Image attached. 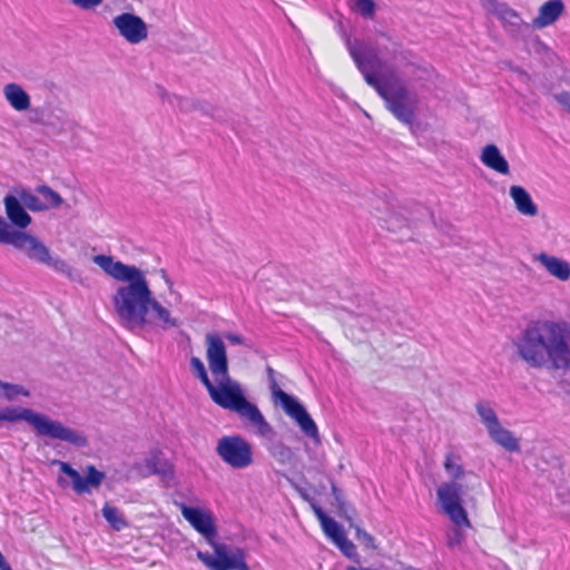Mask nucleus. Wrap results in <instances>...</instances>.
I'll list each match as a JSON object with an SVG mask.
<instances>
[{"label": "nucleus", "mask_w": 570, "mask_h": 570, "mask_svg": "<svg viewBox=\"0 0 570 570\" xmlns=\"http://www.w3.org/2000/svg\"><path fill=\"white\" fill-rule=\"evenodd\" d=\"M355 530V537L358 541H361L366 548L374 549L375 548V540L372 534L366 532L361 527L356 525L354 527Z\"/></svg>", "instance_id": "c85d7f7f"}, {"label": "nucleus", "mask_w": 570, "mask_h": 570, "mask_svg": "<svg viewBox=\"0 0 570 570\" xmlns=\"http://www.w3.org/2000/svg\"><path fill=\"white\" fill-rule=\"evenodd\" d=\"M3 94L10 106L17 111L29 109L30 97L21 86L17 83H8L3 89Z\"/></svg>", "instance_id": "6ab92c4d"}, {"label": "nucleus", "mask_w": 570, "mask_h": 570, "mask_svg": "<svg viewBox=\"0 0 570 570\" xmlns=\"http://www.w3.org/2000/svg\"><path fill=\"white\" fill-rule=\"evenodd\" d=\"M58 483H59L61 487H63V485H65V481H63V479H62V478H59V479H58Z\"/></svg>", "instance_id": "c9c22d12"}, {"label": "nucleus", "mask_w": 570, "mask_h": 570, "mask_svg": "<svg viewBox=\"0 0 570 570\" xmlns=\"http://www.w3.org/2000/svg\"><path fill=\"white\" fill-rule=\"evenodd\" d=\"M190 367H191L195 376L202 382V384L205 386V389H207L208 386H210L213 384V382L210 381V379L207 374L206 367L199 357L193 356L190 358Z\"/></svg>", "instance_id": "a878e982"}, {"label": "nucleus", "mask_w": 570, "mask_h": 570, "mask_svg": "<svg viewBox=\"0 0 570 570\" xmlns=\"http://www.w3.org/2000/svg\"><path fill=\"white\" fill-rule=\"evenodd\" d=\"M227 340H229L232 343H235V344H239L242 343V338L240 336L236 335V334H228L227 336Z\"/></svg>", "instance_id": "f704fd0d"}, {"label": "nucleus", "mask_w": 570, "mask_h": 570, "mask_svg": "<svg viewBox=\"0 0 570 570\" xmlns=\"http://www.w3.org/2000/svg\"><path fill=\"white\" fill-rule=\"evenodd\" d=\"M20 200L29 210L31 212H42L46 210V206L41 203V199L31 193L30 190H22L20 193Z\"/></svg>", "instance_id": "393cba45"}, {"label": "nucleus", "mask_w": 570, "mask_h": 570, "mask_svg": "<svg viewBox=\"0 0 570 570\" xmlns=\"http://www.w3.org/2000/svg\"><path fill=\"white\" fill-rule=\"evenodd\" d=\"M517 356L530 368H570V324L550 320L530 322L513 343Z\"/></svg>", "instance_id": "7ed1b4c3"}, {"label": "nucleus", "mask_w": 570, "mask_h": 570, "mask_svg": "<svg viewBox=\"0 0 570 570\" xmlns=\"http://www.w3.org/2000/svg\"><path fill=\"white\" fill-rule=\"evenodd\" d=\"M94 262L114 279L128 282L127 285L120 286L112 297L115 311L125 327L134 331L148 324L149 309H153L165 325H178L177 320L170 317L169 311L153 298L141 269L114 261L109 255H96Z\"/></svg>", "instance_id": "f257e3e1"}, {"label": "nucleus", "mask_w": 570, "mask_h": 570, "mask_svg": "<svg viewBox=\"0 0 570 570\" xmlns=\"http://www.w3.org/2000/svg\"><path fill=\"white\" fill-rule=\"evenodd\" d=\"M456 528L454 529L453 531V535L449 537L448 539V544L450 547H455V546H459L462 543V541L464 540V534L461 532L460 528L461 525H456L455 523H453ZM462 527H464V524H462ZM465 528H468L465 525Z\"/></svg>", "instance_id": "7c9ffc66"}, {"label": "nucleus", "mask_w": 570, "mask_h": 570, "mask_svg": "<svg viewBox=\"0 0 570 570\" xmlns=\"http://www.w3.org/2000/svg\"><path fill=\"white\" fill-rule=\"evenodd\" d=\"M534 261L539 262L550 275L559 281L566 282L570 278V264L567 261L546 253L535 255Z\"/></svg>", "instance_id": "dca6fc26"}, {"label": "nucleus", "mask_w": 570, "mask_h": 570, "mask_svg": "<svg viewBox=\"0 0 570 570\" xmlns=\"http://www.w3.org/2000/svg\"><path fill=\"white\" fill-rule=\"evenodd\" d=\"M314 513L317 520L321 523L322 530L326 537H328L333 542H335L340 537H342L345 532L341 528V525L331 517H328L322 508L314 507Z\"/></svg>", "instance_id": "412c9836"}, {"label": "nucleus", "mask_w": 570, "mask_h": 570, "mask_svg": "<svg viewBox=\"0 0 570 570\" xmlns=\"http://www.w3.org/2000/svg\"><path fill=\"white\" fill-rule=\"evenodd\" d=\"M3 204L6 207V214L12 226L17 227L16 230H21L27 228L31 224V216L23 208V205L20 200L12 196L8 195L3 199Z\"/></svg>", "instance_id": "2eb2a0df"}, {"label": "nucleus", "mask_w": 570, "mask_h": 570, "mask_svg": "<svg viewBox=\"0 0 570 570\" xmlns=\"http://www.w3.org/2000/svg\"><path fill=\"white\" fill-rule=\"evenodd\" d=\"M510 196L520 214L530 217L538 214V206L533 203L530 194L522 186L512 185L510 187Z\"/></svg>", "instance_id": "a211bd4d"}, {"label": "nucleus", "mask_w": 570, "mask_h": 570, "mask_svg": "<svg viewBox=\"0 0 570 570\" xmlns=\"http://www.w3.org/2000/svg\"><path fill=\"white\" fill-rule=\"evenodd\" d=\"M271 382V390L275 401H278L284 412L292 417L301 431L312 440L320 442L318 428L306 409L292 395L284 392L277 384L275 373L272 367H267Z\"/></svg>", "instance_id": "6e6552de"}, {"label": "nucleus", "mask_w": 570, "mask_h": 570, "mask_svg": "<svg viewBox=\"0 0 570 570\" xmlns=\"http://www.w3.org/2000/svg\"><path fill=\"white\" fill-rule=\"evenodd\" d=\"M332 494L336 501L337 507L343 509L345 504L343 492L334 483L332 484Z\"/></svg>", "instance_id": "72a5a7b5"}, {"label": "nucleus", "mask_w": 570, "mask_h": 570, "mask_svg": "<svg viewBox=\"0 0 570 570\" xmlns=\"http://www.w3.org/2000/svg\"><path fill=\"white\" fill-rule=\"evenodd\" d=\"M71 2L80 9H94L99 6L102 0H71Z\"/></svg>", "instance_id": "2f4dec72"}, {"label": "nucleus", "mask_w": 570, "mask_h": 570, "mask_svg": "<svg viewBox=\"0 0 570 570\" xmlns=\"http://www.w3.org/2000/svg\"><path fill=\"white\" fill-rule=\"evenodd\" d=\"M444 470L450 475L451 481L442 483L436 490L438 502L442 511L456 525H471L468 513L463 507V485L458 482L466 475L461 464V456L454 453H448L443 463ZM468 475H476L470 471Z\"/></svg>", "instance_id": "39448f33"}, {"label": "nucleus", "mask_w": 570, "mask_h": 570, "mask_svg": "<svg viewBox=\"0 0 570 570\" xmlns=\"http://www.w3.org/2000/svg\"><path fill=\"white\" fill-rule=\"evenodd\" d=\"M36 191L41 196V203L46 209L57 208L62 204L60 195L47 185L38 186Z\"/></svg>", "instance_id": "5701e85b"}, {"label": "nucleus", "mask_w": 570, "mask_h": 570, "mask_svg": "<svg viewBox=\"0 0 570 570\" xmlns=\"http://www.w3.org/2000/svg\"><path fill=\"white\" fill-rule=\"evenodd\" d=\"M197 558L210 570H249L243 549L227 553L225 544H215V557L207 552H197Z\"/></svg>", "instance_id": "9d476101"}, {"label": "nucleus", "mask_w": 570, "mask_h": 570, "mask_svg": "<svg viewBox=\"0 0 570 570\" xmlns=\"http://www.w3.org/2000/svg\"><path fill=\"white\" fill-rule=\"evenodd\" d=\"M334 543L336 544V547L341 550V552L345 557L358 562V554L356 552V547L351 540H348L346 538L345 533L342 537H340Z\"/></svg>", "instance_id": "bb28decb"}, {"label": "nucleus", "mask_w": 570, "mask_h": 570, "mask_svg": "<svg viewBox=\"0 0 570 570\" xmlns=\"http://www.w3.org/2000/svg\"><path fill=\"white\" fill-rule=\"evenodd\" d=\"M179 510L184 519L215 548V544H217L215 542L217 529L213 512L207 509L193 508L185 503L179 505Z\"/></svg>", "instance_id": "f8f14e48"}, {"label": "nucleus", "mask_w": 570, "mask_h": 570, "mask_svg": "<svg viewBox=\"0 0 570 570\" xmlns=\"http://www.w3.org/2000/svg\"><path fill=\"white\" fill-rule=\"evenodd\" d=\"M114 24L129 43H139L148 37L146 22L134 13L124 12L115 17Z\"/></svg>", "instance_id": "ddd939ff"}, {"label": "nucleus", "mask_w": 570, "mask_h": 570, "mask_svg": "<svg viewBox=\"0 0 570 570\" xmlns=\"http://www.w3.org/2000/svg\"><path fill=\"white\" fill-rule=\"evenodd\" d=\"M57 463L60 471L71 479L72 490L78 495L90 494L92 490H98L106 479V474L92 464L87 465L86 475H81L69 463L63 461Z\"/></svg>", "instance_id": "9b49d317"}, {"label": "nucleus", "mask_w": 570, "mask_h": 570, "mask_svg": "<svg viewBox=\"0 0 570 570\" xmlns=\"http://www.w3.org/2000/svg\"><path fill=\"white\" fill-rule=\"evenodd\" d=\"M564 12L562 0H549L542 3L538 10V16L532 20L535 29H543L553 24Z\"/></svg>", "instance_id": "4468645a"}, {"label": "nucleus", "mask_w": 570, "mask_h": 570, "mask_svg": "<svg viewBox=\"0 0 570 570\" xmlns=\"http://www.w3.org/2000/svg\"><path fill=\"white\" fill-rule=\"evenodd\" d=\"M354 8L365 18H372L375 11V3L373 0H354Z\"/></svg>", "instance_id": "cd10ccee"}, {"label": "nucleus", "mask_w": 570, "mask_h": 570, "mask_svg": "<svg viewBox=\"0 0 570 570\" xmlns=\"http://www.w3.org/2000/svg\"><path fill=\"white\" fill-rule=\"evenodd\" d=\"M480 160L484 166L501 175L510 174L508 160L501 155L499 148L493 144H489L482 149Z\"/></svg>", "instance_id": "f3484780"}, {"label": "nucleus", "mask_w": 570, "mask_h": 570, "mask_svg": "<svg viewBox=\"0 0 570 570\" xmlns=\"http://www.w3.org/2000/svg\"><path fill=\"white\" fill-rule=\"evenodd\" d=\"M0 244L23 250L30 259L49 266L58 267L65 264L60 259H52L49 248L41 240L27 232L14 230L2 216H0Z\"/></svg>", "instance_id": "0eeeda50"}, {"label": "nucleus", "mask_w": 570, "mask_h": 570, "mask_svg": "<svg viewBox=\"0 0 570 570\" xmlns=\"http://www.w3.org/2000/svg\"><path fill=\"white\" fill-rule=\"evenodd\" d=\"M488 433L495 443L504 448L507 451H520L519 440L513 435L511 431L504 429L500 422L497 424V426L490 428Z\"/></svg>", "instance_id": "aec40b11"}, {"label": "nucleus", "mask_w": 570, "mask_h": 570, "mask_svg": "<svg viewBox=\"0 0 570 570\" xmlns=\"http://www.w3.org/2000/svg\"><path fill=\"white\" fill-rule=\"evenodd\" d=\"M205 342L208 366L217 382L206 389L212 401L222 409L246 419L261 435L271 434L273 432L271 424L258 407L246 399L239 383L229 376L227 351L223 338L213 332L206 335Z\"/></svg>", "instance_id": "20e7f679"}, {"label": "nucleus", "mask_w": 570, "mask_h": 570, "mask_svg": "<svg viewBox=\"0 0 570 570\" xmlns=\"http://www.w3.org/2000/svg\"><path fill=\"white\" fill-rule=\"evenodd\" d=\"M556 100L570 112V92L562 91L556 96Z\"/></svg>", "instance_id": "473e14b6"}, {"label": "nucleus", "mask_w": 570, "mask_h": 570, "mask_svg": "<svg viewBox=\"0 0 570 570\" xmlns=\"http://www.w3.org/2000/svg\"><path fill=\"white\" fill-rule=\"evenodd\" d=\"M216 453L233 469H245L254 461L252 444L237 434L222 436L217 441Z\"/></svg>", "instance_id": "1a4fd4ad"}, {"label": "nucleus", "mask_w": 570, "mask_h": 570, "mask_svg": "<svg viewBox=\"0 0 570 570\" xmlns=\"http://www.w3.org/2000/svg\"><path fill=\"white\" fill-rule=\"evenodd\" d=\"M0 387L3 390L6 396L10 400L13 399L18 394L28 395V392H22V389H20L17 385L9 384V383L0 382Z\"/></svg>", "instance_id": "c756f323"}, {"label": "nucleus", "mask_w": 570, "mask_h": 570, "mask_svg": "<svg viewBox=\"0 0 570 570\" xmlns=\"http://www.w3.org/2000/svg\"><path fill=\"white\" fill-rule=\"evenodd\" d=\"M350 55L365 82L384 100L386 109L402 124L412 127L416 117V98L394 69L380 56L377 48L365 43L350 46Z\"/></svg>", "instance_id": "f03ea898"}, {"label": "nucleus", "mask_w": 570, "mask_h": 570, "mask_svg": "<svg viewBox=\"0 0 570 570\" xmlns=\"http://www.w3.org/2000/svg\"><path fill=\"white\" fill-rule=\"evenodd\" d=\"M0 421H26L35 429L39 436H48L79 448L88 444L87 438L83 434L27 407L1 409Z\"/></svg>", "instance_id": "423d86ee"}, {"label": "nucleus", "mask_w": 570, "mask_h": 570, "mask_svg": "<svg viewBox=\"0 0 570 570\" xmlns=\"http://www.w3.org/2000/svg\"><path fill=\"white\" fill-rule=\"evenodd\" d=\"M475 409L487 430H490V428L492 426H497V424L499 423V419L494 410L489 405L488 402L482 401L476 403Z\"/></svg>", "instance_id": "b1692460"}, {"label": "nucleus", "mask_w": 570, "mask_h": 570, "mask_svg": "<svg viewBox=\"0 0 570 570\" xmlns=\"http://www.w3.org/2000/svg\"><path fill=\"white\" fill-rule=\"evenodd\" d=\"M101 513L115 531H120L128 527V522L122 517L120 511L116 507L110 505L108 502L104 504Z\"/></svg>", "instance_id": "4be33fe9"}]
</instances>
